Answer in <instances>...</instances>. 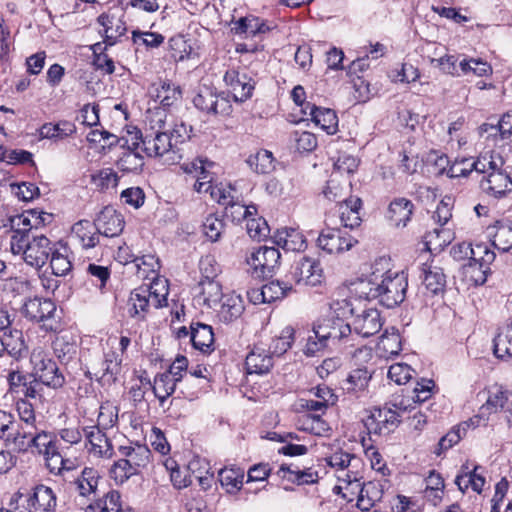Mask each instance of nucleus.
Wrapping results in <instances>:
<instances>
[{
  "label": "nucleus",
  "mask_w": 512,
  "mask_h": 512,
  "mask_svg": "<svg viewBox=\"0 0 512 512\" xmlns=\"http://www.w3.org/2000/svg\"><path fill=\"white\" fill-rule=\"evenodd\" d=\"M33 228L23 226L16 229L10 237V251L13 255L21 256L29 266L38 269L47 263L52 243L44 235H31Z\"/></svg>",
  "instance_id": "obj_1"
},
{
  "label": "nucleus",
  "mask_w": 512,
  "mask_h": 512,
  "mask_svg": "<svg viewBox=\"0 0 512 512\" xmlns=\"http://www.w3.org/2000/svg\"><path fill=\"white\" fill-rule=\"evenodd\" d=\"M125 143H128L134 149H141L148 157L163 158L167 164H175L182 158L179 148L172 142L171 136L166 131L146 130L145 135H142L139 130H134L129 133Z\"/></svg>",
  "instance_id": "obj_2"
},
{
  "label": "nucleus",
  "mask_w": 512,
  "mask_h": 512,
  "mask_svg": "<svg viewBox=\"0 0 512 512\" xmlns=\"http://www.w3.org/2000/svg\"><path fill=\"white\" fill-rule=\"evenodd\" d=\"M21 314L28 321L39 324L47 333H57L62 329L60 317L57 315L56 304L48 298L33 297L24 301Z\"/></svg>",
  "instance_id": "obj_3"
},
{
  "label": "nucleus",
  "mask_w": 512,
  "mask_h": 512,
  "mask_svg": "<svg viewBox=\"0 0 512 512\" xmlns=\"http://www.w3.org/2000/svg\"><path fill=\"white\" fill-rule=\"evenodd\" d=\"M157 285L155 283L150 287L141 286L130 293L127 302V310L130 317L144 319L150 306L158 309L167 305V288L162 286V290L159 291L156 288Z\"/></svg>",
  "instance_id": "obj_4"
},
{
  "label": "nucleus",
  "mask_w": 512,
  "mask_h": 512,
  "mask_svg": "<svg viewBox=\"0 0 512 512\" xmlns=\"http://www.w3.org/2000/svg\"><path fill=\"white\" fill-rule=\"evenodd\" d=\"M32 366L31 376L39 380L43 385L58 389L65 384V377L59 370L56 362L42 347H35L30 355Z\"/></svg>",
  "instance_id": "obj_5"
},
{
  "label": "nucleus",
  "mask_w": 512,
  "mask_h": 512,
  "mask_svg": "<svg viewBox=\"0 0 512 512\" xmlns=\"http://www.w3.org/2000/svg\"><path fill=\"white\" fill-rule=\"evenodd\" d=\"M347 307L353 316L352 333L367 338L378 333L382 328L380 312L374 307L360 306L357 299L346 301Z\"/></svg>",
  "instance_id": "obj_6"
},
{
  "label": "nucleus",
  "mask_w": 512,
  "mask_h": 512,
  "mask_svg": "<svg viewBox=\"0 0 512 512\" xmlns=\"http://www.w3.org/2000/svg\"><path fill=\"white\" fill-rule=\"evenodd\" d=\"M384 271L385 275L379 280V302L393 308L405 300L408 280L404 272H392L390 266Z\"/></svg>",
  "instance_id": "obj_7"
},
{
  "label": "nucleus",
  "mask_w": 512,
  "mask_h": 512,
  "mask_svg": "<svg viewBox=\"0 0 512 512\" xmlns=\"http://www.w3.org/2000/svg\"><path fill=\"white\" fill-rule=\"evenodd\" d=\"M193 104L197 109L207 114L225 116L232 112L229 96L206 85L199 87L193 97Z\"/></svg>",
  "instance_id": "obj_8"
},
{
  "label": "nucleus",
  "mask_w": 512,
  "mask_h": 512,
  "mask_svg": "<svg viewBox=\"0 0 512 512\" xmlns=\"http://www.w3.org/2000/svg\"><path fill=\"white\" fill-rule=\"evenodd\" d=\"M503 157L495 152H485L481 154L476 160L463 158L456 160L447 170V175L450 178L466 177L472 171L478 173L487 172L488 168H497L504 165Z\"/></svg>",
  "instance_id": "obj_9"
},
{
  "label": "nucleus",
  "mask_w": 512,
  "mask_h": 512,
  "mask_svg": "<svg viewBox=\"0 0 512 512\" xmlns=\"http://www.w3.org/2000/svg\"><path fill=\"white\" fill-rule=\"evenodd\" d=\"M122 358L111 350L103 354L102 357H93L87 363V373L90 378L102 381L104 383H113L121 371Z\"/></svg>",
  "instance_id": "obj_10"
},
{
  "label": "nucleus",
  "mask_w": 512,
  "mask_h": 512,
  "mask_svg": "<svg viewBox=\"0 0 512 512\" xmlns=\"http://www.w3.org/2000/svg\"><path fill=\"white\" fill-rule=\"evenodd\" d=\"M280 252L277 248L262 246L247 259L250 272L255 278L271 277L279 265Z\"/></svg>",
  "instance_id": "obj_11"
},
{
  "label": "nucleus",
  "mask_w": 512,
  "mask_h": 512,
  "mask_svg": "<svg viewBox=\"0 0 512 512\" xmlns=\"http://www.w3.org/2000/svg\"><path fill=\"white\" fill-rule=\"evenodd\" d=\"M390 265L391 263L389 258L381 257L377 259L372 266V272L370 276L366 279H361L354 284L353 291L357 297H353L352 299H357L360 302L362 299L379 300V280L380 277L385 275L384 270L387 268V266Z\"/></svg>",
  "instance_id": "obj_12"
},
{
  "label": "nucleus",
  "mask_w": 512,
  "mask_h": 512,
  "mask_svg": "<svg viewBox=\"0 0 512 512\" xmlns=\"http://www.w3.org/2000/svg\"><path fill=\"white\" fill-rule=\"evenodd\" d=\"M399 412L391 407L374 408L364 420L369 434L387 435L393 432L400 423Z\"/></svg>",
  "instance_id": "obj_13"
},
{
  "label": "nucleus",
  "mask_w": 512,
  "mask_h": 512,
  "mask_svg": "<svg viewBox=\"0 0 512 512\" xmlns=\"http://www.w3.org/2000/svg\"><path fill=\"white\" fill-rule=\"evenodd\" d=\"M316 326V337L326 339V341H338L350 347L355 346L351 324L346 323L341 318L324 319Z\"/></svg>",
  "instance_id": "obj_14"
},
{
  "label": "nucleus",
  "mask_w": 512,
  "mask_h": 512,
  "mask_svg": "<svg viewBox=\"0 0 512 512\" xmlns=\"http://www.w3.org/2000/svg\"><path fill=\"white\" fill-rule=\"evenodd\" d=\"M503 166L488 168L484 172L487 176L480 181V187L486 195L501 198L512 191V178Z\"/></svg>",
  "instance_id": "obj_15"
},
{
  "label": "nucleus",
  "mask_w": 512,
  "mask_h": 512,
  "mask_svg": "<svg viewBox=\"0 0 512 512\" xmlns=\"http://www.w3.org/2000/svg\"><path fill=\"white\" fill-rule=\"evenodd\" d=\"M357 240L337 228H326L317 239L318 247L328 254H340L350 250Z\"/></svg>",
  "instance_id": "obj_16"
},
{
  "label": "nucleus",
  "mask_w": 512,
  "mask_h": 512,
  "mask_svg": "<svg viewBox=\"0 0 512 512\" xmlns=\"http://www.w3.org/2000/svg\"><path fill=\"white\" fill-rule=\"evenodd\" d=\"M291 277L297 284L315 287L324 279L320 263L309 257H302L291 270Z\"/></svg>",
  "instance_id": "obj_17"
},
{
  "label": "nucleus",
  "mask_w": 512,
  "mask_h": 512,
  "mask_svg": "<svg viewBox=\"0 0 512 512\" xmlns=\"http://www.w3.org/2000/svg\"><path fill=\"white\" fill-rule=\"evenodd\" d=\"M55 437L56 435L53 433L37 427L18 437L14 450L23 454L32 452L33 454L40 455Z\"/></svg>",
  "instance_id": "obj_18"
},
{
  "label": "nucleus",
  "mask_w": 512,
  "mask_h": 512,
  "mask_svg": "<svg viewBox=\"0 0 512 512\" xmlns=\"http://www.w3.org/2000/svg\"><path fill=\"white\" fill-rule=\"evenodd\" d=\"M224 81L231 88L236 102H244L252 97L256 83L246 72L230 69L226 71Z\"/></svg>",
  "instance_id": "obj_19"
},
{
  "label": "nucleus",
  "mask_w": 512,
  "mask_h": 512,
  "mask_svg": "<svg viewBox=\"0 0 512 512\" xmlns=\"http://www.w3.org/2000/svg\"><path fill=\"white\" fill-rule=\"evenodd\" d=\"M511 392L500 385H493L488 390V398L481 406V415L470 419L472 425L479 426L481 421H485L484 416L503 410L508 403Z\"/></svg>",
  "instance_id": "obj_20"
},
{
  "label": "nucleus",
  "mask_w": 512,
  "mask_h": 512,
  "mask_svg": "<svg viewBox=\"0 0 512 512\" xmlns=\"http://www.w3.org/2000/svg\"><path fill=\"white\" fill-rule=\"evenodd\" d=\"M51 215L45 212L35 210L27 212V214L9 216L5 207L0 206V230L10 226L12 233L23 226L37 227L44 225L47 218Z\"/></svg>",
  "instance_id": "obj_21"
},
{
  "label": "nucleus",
  "mask_w": 512,
  "mask_h": 512,
  "mask_svg": "<svg viewBox=\"0 0 512 512\" xmlns=\"http://www.w3.org/2000/svg\"><path fill=\"white\" fill-rule=\"evenodd\" d=\"M477 249L483 250V255L479 258L473 257L464 267V273L475 285H482L487 280L489 265L494 261L495 253L482 244L477 245Z\"/></svg>",
  "instance_id": "obj_22"
},
{
  "label": "nucleus",
  "mask_w": 512,
  "mask_h": 512,
  "mask_svg": "<svg viewBox=\"0 0 512 512\" xmlns=\"http://www.w3.org/2000/svg\"><path fill=\"white\" fill-rule=\"evenodd\" d=\"M95 225L101 235L116 237L123 231L125 221L121 213L111 206H106L95 218Z\"/></svg>",
  "instance_id": "obj_23"
},
{
  "label": "nucleus",
  "mask_w": 512,
  "mask_h": 512,
  "mask_svg": "<svg viewBox=\"0 0 512 512\" xmlns=\"http://www.w3.org/2000/svg\"><path fill=\"white\" fill-rule=\"evenodd\" d=\"M117 455L123 458L127 463H131L132 467L140 472L141 469L149 465L152 454L146 445L128 442L118 447Z\"/></svg>",
  "instance_id": "obj_24"
},
{
  "label": "nucleus",
  "mask_w": 512,
  "mask_h": 512,
  "mask_svg": "<svg viewBox=\"0 0 512 512\" xmlns=\"http://www.w3.org/2000/svg\"><path fill=\"white\" fill-rule=\"evenodd\" d=\"M422 284L431 295L443 294L446 287V276L443 268L436 265L434 260L425 262L421 266Z\"/></svg>",
  "instance_id": "obj_25"
},
{
  "label": "nucleus",
  "mask_w": 512,
  "mask_h": 512,
  "mask_svg": "<svg viewBox=\"0 0 512 512\" xmlns=\"http://www.w3.org/2000/svg\"><path fill=\"white\" fill-rule=\"evenodd\" d=\"M232 31L236 35L245 34L255 37L270 32L274 26L272 23L255 15H247L232 21Z\"/></svg>",
  "instance_id": "obj_26"
},
{
  "label": "nucleus",
  "mask_w": 512,
  "mask_h": 512,
  "mask_svg": "<svg viewBox=\"0 0 512 512\" xmlns=\"http://www.w3.org/2000/svg\"><path fill=\"white\" fill-rule=\"evenodd\" d=\"M85 437L90 445L88 451L95 457L111 458L114 454L112 444L99 426H90L84 429Z\"/></svg>",
  "instance_id": "obj_27"
},
{
  "label": "nucleus",
  "mask_w": 512,
  "mask_h": 512,
  "mask_svg": "<svg viewBox=\"0 0 512 512\" xmlns=\"http://www.w3.org/2000/svg\"><path fill=\"white\" fill-rule=\"evenodd\" d=\"M354 496H357V507L362 511L370 512L382 499L383 486L378 481L361 483L359 489L354 491Z\"/></svg>",
  "instance_id": "obj_28"
},
{
  "label": "nucleus",
  "mask_w": 512,
  "mask_h": 512,
  "mask_svg": "<svg viewBox=\"0 0 512 512\" xmlns=\"http://www.w3.org/2000/svg\"><path fill=\"white\" fill-rule=\"evenodd\" d=\"M338 217L341 224L353 229L361 224L362 200L359 197H349L337 205Z\"/></svg>",
  "instance_id": "obj_29"
},
{
  "label": "nucleus",
  "mask_w": 512,
  "mask_h": 512,
  "mask_svg": "<svg viewBox=\"0 0 512 512\" xmlns=\"http://www.w3.org/2000/svg\"><path fill=\"white\" fill-rule=\"evenodd\" d=\"M150 93L154 101L164 109L173 106L182 96L180 86L170 81H160L153 84Z\"/></svg>",
  "instance_id": "obj_30"
},
{
  "label": "nucleus",
  "mask_w": 512,
  "mask_h": 512,
  "mask_svg": "<svg viewBox=\"0 0 512 512\" xmlns=\"http://www.w3.org/2000/svg\"><path fill=\"white\" fill-rule=\"evenodd\" d=\"M273 355L264 347L255 345L245 360L249 374H265L273 367Z\"/></svg>",
  "instance_id": "obj_31"
},
{
  "label": "nucleus",
  "mask_w": 512,
  "mask_h": 512,
  "mask_svg": "<svg viewBox=\"0 0 512 512\" xmlns=\"http://www.w3.org/2000/svg\"><path fill=\"white\" fill-rule=\"evenodd\" d=\"M480 466H473L472 468L468 463L461 466L459 474L455 478V484L461 492H465L469 487L477 493H481L485 485L484 476L478 472Z\"/></svg>",
  "instance_id": "obj_32"
},
{
  "label": "nucleus",
  "mask_w": 512,
  "mask_h": 512,
  "mask_svg": "<svg viewBox=\"0 0 512 512\" xmlns=\"http://www.w3.org/2000/svg\"><path fill=\"white\" fill-rule=\"evenodd\" d=\"M97 512H135V510L122 500L121 494L110 490L103 497L88 506Z\"/></svg>",
  "instance_id": "obj_33"
},
{
  "label": "nucleus",
  "mask_w": 512,
  "mask_h": 512,
  "mask_svg": "<svg viewBox=\"0 0 512 512\" xmlns=\"http://www.w3.org/2000/svg\"><path fill=\"white\" fill-rule=\"evenodd\" d=\"M413 211L414 204L404 197H399L389 204L387 217L394 226L405 227L410 221Z\"/></svg>",
  "instance_id": "obj_34"
},
{
  "label": "nucleus",
  "mask_w": 512,
  "mask_h": 512,
  "mask_svg": "<svg viewBox=\"0 0 512 512\" xmlns=\"http://www.w3.org/2000/svg\"><path fill=\"white\" fill-rule=\"evenodd\" d=\"M71 232L84 249L94 248L99 244L101 234L96 230L95 221L92 223L86 219L79 220L72 226Z\"/></svg>",
  "instance_id": "obj_35"
},
{
  "label": "nucleus",
  "mask_w": 512,
  "mask_h": 512,
  "mask_svg": "<svg viewBox=\"0 0 512 512\" xmlns=\"http://www.w3.org/2000/svg\"><path fill=\"white\" fill-rule=\"evenodd\" d=\"M307 108H309L307 115H310L312 121L323 131L330 135L337 132L338 117L332 109L320 108L311 103L307 104Z\"/></svg>",
  "instance_id": "obj_36"
},
{
  "label": "nucleus",
  "mask_w": 512,
  "mask_h": 512,
  "mask_svg": "<svg viewBox=\"0 0 512 512\" xmlns=\"http://www.w3.org/2000/svg\"><path fill=\"white\" fill-rule=\"evenodd\" d=\"M273 238L274 243L286 251H301L306 247V240L303 234L294 228L279 229Z\"/></svg>",
  "instance_id": "obj_37"
},
{
  "label": "nucleus",
  "mask_w": 512,
  "mask_h": 512,
  "mask_svg": "<svg viewBox=\"0 0 512 512\" xmlns=\"http://www.w3.org/2000/svg\"><path fill=\"white\" fill-rule=\"evenodd\" d=\"M141 383H146L152 388L154 395L158 398L160 405L163 406L165 400L171 396L178 387L177 379L171 375L164 373L158 374L153 383L149 379L141 378Z\"/></svg>",
  "instance_id": "obj_38"
},
{
  "label": "nucleus",
  "mask_w": 512,
  "mask_h": 512,
  "mask_svg": "<svg viewBox=\"0 0 512 512\" xmlns=\"http://www.w3.org/2000/svg\"><path fill=\"white\" fill-rule=\"evenodd\" d=\"M292 290V287L285 282L271 281L262 286L260 290L252 291L251 297L263 303H271L273 301L284 298Z\"/></svg>",
  "instance_id": "obj_39"
},
{
  "label": "nucleus",
  "mask_w": 512,
  "mask_h": 512,
  "mask_svg": "<svg viewBox=\"0 0 512 512\" xmlns=\"http://www.w3.org/2000/svg\"><path fill=\"white\" fill-rule=\"evenodd\" d=\"M100 476L97 470L85 467L80 475L70 482L73 490L82 497L95 493Z\"/></svg>",
  "instance_id": "obj_40"
},
{
  "label": "nucleus",
  "mask_w": 512,
  "mask_h": 512,
  "mask_svg": "<svg viewBox=\"0 0 512 512\" xmlns=\"http://www.w3.org/2000/svg\"><path fill=\"white\" fill-rule=\"evenodd\" d=\"M28 491L36 511L50 512L55 510L57 506V496L51 487L38 484Z\"/></svg>",
  "instance_id": "obj_41"
},
{
  "label": "nucleus",
  "mask_w": 512,
  "mask_h": 512,
  "mask_svg": "<svg viewBox=\"0 0 512 512\" xmlns=\"http://www.w3.org/2000/svg\"><path fill=\"white\" fill-rule=\"evenodd\" d=\"M190 328L193 347L203 353L211 352L214 343L212 327L203 323H192Z\"/></svg>",
  "instance_id": "obj_42"
},
{
  "label": "nucleus",
  "mask_w": 512,
  "mask_h": 512,
  "mask_svg": "<svg viewBox=\"0 0 512 512\" xmlns=\"http://www.w3.org/2000/svg\"><path fill=\"white\" fill-rule=\"evenodd\" d=\"M493 351L499 359L512 360V320L498 329L493 340Z\"/></svg>",
  "instance_id": "obj_43"
},
{
  "label": "nucleus",
  "mask_w": 512,
  "mask_h": 512,
  "mask_svg": "<svg viewBox=\"0 0 512 512\" xmlns=\"http://www.w3.org/2000/svg\"><path fill=\"white\" fill-rule=\"evenodd\" d=\"M402 350L401 336L398 331H385L376 345V353L380 358L389 359L397 356Z\"/></svg>",
  "instance_id": "obj_44"
},
{
  "label": "nucleus",
  "mask_w": 512,
  "mask_h": 512,
  "mask_svg": "<svg viewBox=\"0 0 512 512\" xmlns=\"http://www.w3.org/2000/svg\"><path fill=\"white\" fill-rule=\"evenodd\" d=\"M351 468L342 469V472L337 474L340 484L335 487V490L343 491V497L348 501H353L354 491L359 489L362 479L361 473Z\"/></svg>",
  "instance_id": "obj_45"
},
{
  "label": "nucleus",
  "mask_w": 512,
  "mask_h": 512,
  "mask_svg": "<svg viewBox=\"0 0 512 512\" xmlns=\"http://www.w3.org/2000/svg\"><path fill=\"white\" fill-rule=\"evenodd\" d=\"M18 437L20 434L17 421L11 413L0 410V440L15 449Z\"/></svg>",
  "instance_id": "obj_46"
},
{
  "label": "nucleus",
  "mask_w": 512,
  "mask_h": 512,
  "mask_svg": "<svg viewBox=\"0 0 512 512\" xmlns=\"http://www.w3.org/2000/svg\"><path fill=\"white\" fill-rule=\"evenodd\" d=\"M244 311L243 300L239 295H225L220 304L218 315L221 321L231 322L238 317Z\"/></svg>",
  "instance_id": "obj_47"
},
{
  "label": "nucleus",
  "mask_w": 512,
  "mask_h": 512,
  "mask_svg": "<svg viewBox=\"0 0 512 512\" xmlns=\"http://www.w3.org/2000/svg\"><path fill=\"white\" fill-rule=\"evenodd\" d=\"M16 410L19 416L18 428L20 436L38 427L33 405L25 399L16 402Z\"/></svg>",
  "instance_id": "obj_48"
},
{
  "label": "nucleus",
  "mask_w": 512,
  "mask_h": 512,
  "mask_svg": "<svg viewBox=\"0 0 512 512\" xmlns=\"http://www.w3.org/2000/svg\"><path fill=\"white\" fill-rule=\"evenodd\" d=\"M98 23L104 27V43L107 46L114 45L117 39L124 35L126 31V27L121 20L115 19L108 14H101L98 17Z\"/></svg>",
  "instance_id": "obj_49"
},
{
  "label": "nucleus",
  "mask_w": 512,
  "mask_h": 512,
  "mask_svg": "<svg viewBox=\"0 0 512 512\" xmlns=\"http://www.w3.org/2000/svg\"><path fill=\"white\" fill-rule=\"evenodd\" d=\"M121 147L125 150L117 161L118 168L125 172L141 170L144 165L141 149H134L128 143L121 144Z\"/></svg>",
  "instance_id": "obj_50"
},
{
  "label": "nucleus",
  "mask_w": 512,
  "mask_h": 512,
  "mask_svg": "<svg viewBox=\"0 0 512 512\" xmlns=\"http://www.w3.org/2000/svg\"><path fill=\"white\" fill-rule=\"evenodd\" d=\"M199 287V297L202 298L203 304L209 308L217 306L225 296L222 292V285L218 280H200Z\"/></svg>",
  "instance_id": "obj_51"
},
{
  "label": "nucleus",
  "mask_w": 512,
  "mask_h": 512,
  "mask_svg": "<svg viewBox=\"0 0 512 512\" xmlns=\"http://www.w3.org/2000/svg\"><path fill=\"white\" fill-rule=\"evenodd\" d=\"M0 512H36L28 489H19L14 492L7 503V507Z\"/></svg>",
  "instance_id": "obj_52"
},
{
  "label": "nucleus",
  "mask_w": 512,
  "mask_h": 512,
  "mask_svg": "<svg viewBox=\"0 0 512 512\" xmlns=\"http://www.w3.org/2000/svg\"><path fill=\"white\" fill-rule=\"evenodd\" d=\"M3 344L5 351L15 358L17 361L27 352V345L25 343L22 331L18 329H10L9 332H4Z\"/></svg>",
  "instance_id": "obj_53"
},
{
  "label": "nucleus",
  "mask_w": 512,
  "mask_h": 512,
  "mask_svg": "<svg viewBox=\"0 0 512 512\" xmlns=\"http://www.w3.org/2000/svg\"><path fill=\"white\" fill-rule=\"evenodd\" d=\"M219 481L229 494L237 493L243 485L244 470L241 468H223L218 473Z\"/></svg>",
  "instance_id": "obj_54"
},
{
  "label": "nucleus",
  "mask_w": 512,
  "mask_h": 512,
  "mask_svg": "<svg viewBox=\"0 0 512 512\" xmlns=\"http://www.w3.org/2000/svg\"><path fill=\"white\" fill-rule=\"evenodd\" d=\"M246 163L257 174H269L275 169L272 152L264 149L251 154L247 158Z\"/></svg>",
  "instance_id": "obj_55"
},
{
  "label": "nucleus",
  "mask_w": 512,
  "mask_h": 512,
  "mask_svg": "<svg viewBox=\"0 0 512 512\" xmlns=\"http://www.w3.org/2000/svg\"><path fill=\"white\" fill-rule=\"evenodd\" d=\"M3 372H6V379L9 384V391L14 394H18L20 391H23V387H25L26 383L32 377L31 375L25 374L18 364V361H12L11 365L8 369H4Z\"/></svg>",
  "instance_id": "obj_56"
},
{
  "label": "nucleus",
  "mask_w": 512,
  "mask_h": 512,
  "mask_svg": "<svg viewBox=\"0 0 512 512\" xmlns=\"http://www.w3.org/2000/svg\"><path fill=\"white\" fill-rule=\"evenodd\" d=\"M371 379V374L366 368H358L349 374L344 382V387L348 393H358L364 391Z\"/></svg>",
  "instance_id": "obj_57"
},
{
  "label": "nucleus",
  "mask_w": 512,
  "mask_h": 512,
  "mask_svg": "<svg viewBox=\"0 0 512 512\" xmlns=\"http://www.w3.org/2000/svg\"><path fill=\"white\" fill-rule=\"evenodd\" d=\"M295 330L292 326L285 327L278 336L272 339L269 351L273 356H281L291 348L294 342Z\"/></svg>",
  "instance_id": "obj_58"
},
{
  "label": "nucleus",
  "mask_w": 512,
  "mask_h": 512,
  "mask_svg": "<svg viewBox=\"0 0 512 512\" xmlns=\"http://www.w3.org/2000/svg\"><path fill=\"white\" fill-rule=\"evenodd\" d=\"M459 68L463 74L472 72L478 77L490 76L493 73L492 66L480 58L463 57L459 61Z\"/></svg>",
  "instance_id": "obj_59"
},
{
  "label": "nucleus",
  "mask_w": 512,
  "mask_h": 512,
  "mask_svg": "<svg viewBox=\"0 0 512 512\" xmlns=\"http://www.w3.org/2000/svg\"><path fill=\"white\" fill-rule=\"evenodd\" d=\"M326 462L330 467L335 468L337 470V474H339L342 472V469H347L349 467L357 468L360 464V459L353 454L339 449L327 457Z\"/></svg>",
  "instance_id": "obj_60"
},
{
  "label": "nucleus",
  "mask_w": 512,
  "mask_h": 512,
  "mask_svg": "<svg viewBox=\"0 0 512 512\" xmlns=\"http://www.w3.org/2000/svg\"><path fill=\"white\" fill-rule=\"evenodd\" d=\"M75 132L74 124L63 121L57 124L46 123L40 128L41 138H57L63 139Z\"/></svg>",
  "instance_id": "obj_61"
},
{
  "label": "nucleus",
  "mask_w": 512,
  "mask_h": 512,
  "mask_svg": "<svg viewBox=\"0 0 512 512\" xmlns=\"http://www.w3.org/2000/svg\"><path fill=\"white\" fill-rule=\"evenodd\" d=\"M257 209L254 205L246 206L239 201V196L225 207V216L230 218L233 222H240L256 215Z\"/></svg>",
  "instance_id": "obj_62"
},
{
  "label": "nucleus",
  "mask_w": 512,
  "mask_h": 512,
  "mask_svg": "<svg viewBox=\"0 0 512 512\" xmlns=\"http://www.w3.org/2000/svg\"><path fill=\"white\" fill-rule=\"evenodd\" d=\"M139 472L134 469L131 463H127L123 458L119 457L109 470V476L117 485H122L130 477L138 474Z\"/></svg>",
  "instance_id": "obj_63"
},
{
  "label": "nucleus",
  "mask_w": 512,
  "mask_h": 512,
  "mask_svg": "<svg viewBox=\"0 0 512 512\" xmlns=\"http://www.w3.org/2000/svg\"><path fill=\"white\" fill-rule=\"evenodd\" d=\"M495 228L494 234L490 233L493 246L501 252H508L512 248V227L497 222Z\"/></svg>",
  "instance_id": "obj_64"
}]
</instances>
